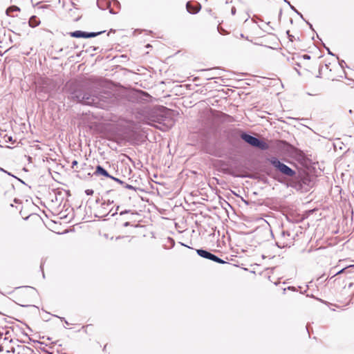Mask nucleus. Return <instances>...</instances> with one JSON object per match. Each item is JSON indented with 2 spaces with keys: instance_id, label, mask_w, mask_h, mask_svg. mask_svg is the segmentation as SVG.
<instances>
[{
  "instance_id": "f257e3e1",
  "label": "nucleus",
  "mask_w": 354,
  "mask_h": 354,
  "mask_svg": "<svg viewBox=\"0 0 354 354\" xmlns=\"http://www.w3.org/2000/svg\"><path fill=\"white\" fill-rule=\"evenodd\" d=\"M16 295L21 302L26 303L30 301L35 296V289L30 286L18 288L16 291Z\"/></svg>"
},
{
  "instance_id": "f03ea898",
  "label": "nucleus",
  "mask_w": 354,
  "mask_h": 354,
  "mask_svg": "<svg viewBox=\"0 0 354 354\" xmlns=\"http://www.w3.org/2000/svg\"><path fill=\"white\" fill-rule=\"evenodd\" d=\"M241 138L250 145L252 147H257L262 150H266L269 148L268 144L266 142L259 140L258 138L253 137L247 133H242L241 136Z\"/></svg>"
},
{
  "instance_id": "7ed1b4c3",
  "label": "nucleus",
  "mask_w": 354,
  "mask_h": 354,
  "mask_svg": "<svg viewBox=\"0 0 354 354\" xmlns=\"http://www.w3.org/2000/svg\"><path fill=\"white\" fill-rule=\"evenodd\" d=\"M272 165L278 169L282 174L288 176H293L295 172L285 164L281 162L279 160L273 158L270 160Z\"/></svg>"
},
{
  "instance_id": "20e7f679",
  "label": "nucleus",
  "mask_w": 354,
  "mask_h": 354,
  "mask_svg": "<svg viewBox=\"0 0 354 354\" xmlns=\"http://www.w3.org/2000/svg\"><path fill=\"white\" fill-rule=\"evenodd\" d=\"M310 57L308 55H303L298 57V66L304 68V70L310 71L313 67V62H310Z\"/></svg>"
},
{
  "instance_id": "39448f33",
  "label": "nucleus",
  "mask_w": 354,
  "mask_h": 354,
  "mask_svg": "<svg viewBox=\"0 0 354 354\" xmlns=\"http://www.w3.org/2000/svg\"><path fill=\"white\" fill-rule=\"evenodd\" d=\"M197 253L199 256H201V257H203V258H205V259H210L213 261H215V262H217V263H224L225 261H223L222 259H221L220 258H218V257L215 256L214 254L206 251V250H197Z\"/></svg>"
},
{
  "instance_id": "423d86ee",
  "label": "nucleus",
  "mask_w": 354,
  "mask_h": 354,
  "mask_svg": "<svg viewBox=\"0 0 354 354\" xmlns=\"http://www.w3.org/2000/svg\"><path fill=\"white\" fill-rule=\"evenodd\" d=\"M73 97L76 98L77 102H82V104H87V105H93L95 104V100L93 97L88 96L86 94H84L83 95H75Z\"/></svg>"
},
{
  "instance_id": "0eeeda50",
  "label": "nucleus",
  "mask_w": 354,
  "mask_h": 354,
  "mask_svg": "<svg viewBox=\"0 0 354 354\" xmlns=\"http://www.w3.org/2000/svg\"><path fill=\"white\" fill-rule=\"evenodd\" d=\"M100 33V32H90V33H88V32H82V31H80V30H77V31L71 32L70 35H71V37H76V38H80V37L90 38V37H94L97 36V35H99Z\"/></svg>"
},
{
  "instance_id": "6e6552de",
  "label": "nucleus",
  "mask_w": 354,
  "mask_h": 354,
  "mask_svg": "<svg viewBox=\"0 0 354 354\" xmlns=\"http://www.w3.org/2000/svg\"><path fill=\"white\" fill-rule=\"evenodd\" d=\"M19 349L18 354H35L32 349L25 345L21 346Z\"/></svg>"
},
{
  "instance_id": "1a4fd4ad",
  "label": "nucleus",
  "mask_w": 354,
  "mask_h": 354,
  "mask_svg": "<svg viewBox=\"0 0 354 354\" xmlns=\"http://www.w3.org/2000/svg\"><path fill=\"white\" fill-rule=\"evenodd\" d=\"M29 26L35 28L40 24V20L36 16H32L28 21Z\"/></svg>"
},
{
  "instance_id": "9d476101",
  "label": "nucleus",
  "mask_w": 354,
  "mask_h": 354,
  "mask_svg": "<svg viewBox=\"0 0 354 354\" xmlns=\"http://www.w3.org/2000/svg\"><path fill=\"white\" fill-rule=\"evenodd\" d=\"M186 8L187 11L192 14L197 13L199 10V8L197 7V6H193L191 2L187 3Z\"/></svg>"
},
{
  "instance_id": "9b49d317",
  "label": "nucleus",
  "mask_w": 354,
  "mask_h": 354,
  "mask_svg": "<svg viewBox=\"0 0 354 354\" xmlns=\"http://www.w3.org/2000/svg\"><path fill=\"white\" fill-rule=\"evenodd\" d=\"M20 8L16 6H12L7 8L6 10V15L9 17H14L15 15H13L14 12H19Z\"/></svg>"
},
{
  "instance_id": "f8f14e48",
  "label": "nucleus",
  "mask_w": 354,
  "mask_h": 354,
  "mask_svg": "<svg viewBox=\"0 0 354 354\" xmlns=\"http://www.w3.org/2000/svg\"><path fill=\"white\" fill-rule=\"evenodd\" d=\"M95 174H100L107 178H111V176L108 174V172L103 169L100 165L97 166Z\"/></svg>"
},
{
  "instance_id": "ddd939ff",
  "label": "nucleus",
  "mask_w": 354,
  "mask_h": 354,
  "mask_svg": "<svg viewBox=\"0 0 354 354\" xmlns=\"http://www.w3.org/2000/svg\"><path fill=\"white\" fill-rule=\"evenodd\" d=\"M0 339H3L4 341H11V333L9 330H6L5 334L0 333Z\"/></svg>"
},
{
  "instance_id": "4468645a",
  "label": "nucleus",
  "mask_w": 354,
  "mask_h": 354,
  "mask_svg": "<svg viewBox=\"0 0 354 354\" xmlns=\"http://www.w3.org/2000/svg\"><path fill=\"white\" fill-rule=\"evenodd\" d=\"M286 34L288 35L289 41L292 44L294 41H299V37L292 35L290 33V30H287Z\"/></svg>"
},
{
  "instance_id": "2eb2a0df",
  "label": "nucleus",
  "mask_w": 354,
  "mask_h": 354,
  "mask_svg": "<svg viewBox=\"0 0 354 354\" xmlns=\"http://www.w3.org/2000/svg\"><path fill=\"white\" fill-rule=\"evenodd\" d=\"M37 10L39 11V14L41 15V12L44 11L45 9H50V6L48 4H44V5H38L37 7Z\"/></svg>"
},
{
  "instance_id": "dca6fc26",
  "label": "nucleus",
  "mask_w": 354,
  "mask_h": 354,
  "mask_svg": "<svg viewBox=\"0 0 354 354\" xmlns=\"http://www.w3.org/2000/svg\"><path fill=\"white\" fill-rule=\"evenodd\" d=\"M77 165H78V162H77V160H73V161L72 162L71 167H72L73 169H74V170H75L76 172H80V169H78Z\"/></svg>"
},
{
  "instance_id": "f3484780",
  "label": "nucleus",
  "mask_w": 354,
  "mask_h": 354,
  "mask_svg": "<svg viewBox=\"0 0 354 354\" xmlns=\"http://www.w3.org/2000/svg\"><path fill=\"white\" fill-rule=\"evenodd\" d=\"M4 139H5V141H6V142H11L12 144H13V143H14V142L12 141V138L11 136H8L7 135H6V136H4Z\"/></svg>"
},
{
  "instance_id": "a211bd4d",
  "label": "nucleus",
  "mask_w": 354,
  "mask_h": 354,
  "mask_svg": "<svg viewBox=\"0 0 354 354\" xmlns=\"http://www.w3.org/2000/svg\"><path fill=\"white\" fill-rule=\"evenodd\" d=\"M85 192H86V194L87 195L90 196V195H93V190H92V189H86V190L85 191Z\"/></svg>"
},
{
  "instance_id": "6ab92c4d",
  "label": "nucleus",
  "mask_w": 354,
  "mask_h": 354,
  "mask_svg": "<svg viewBox=\"0 0 354 354\" xmlns=\"http://www.w3.org/2000/svg\"><path fill=\"white\" fill-rule=\"evenodd\" d=\"M346 269V268H343L342 270H341L340 271H339V272H337V274H341V273L344 272V271Z\"/></svg>"
},
{
  "instance_id": "aec40b11",
  "label": "nucleus",
  "mask_w": 354,
  "mask_h": 354,
  "mask_svg": "<svg viewBox=\"0 0 354 354\" xmlns=\"http://www.w3.org/2000/svg\"><path fill=\"white\" fill-rule=\"evenodd\" d=\"M37 221L40 223V218L37 217Z\"/></svg>"
}]
</instances>
